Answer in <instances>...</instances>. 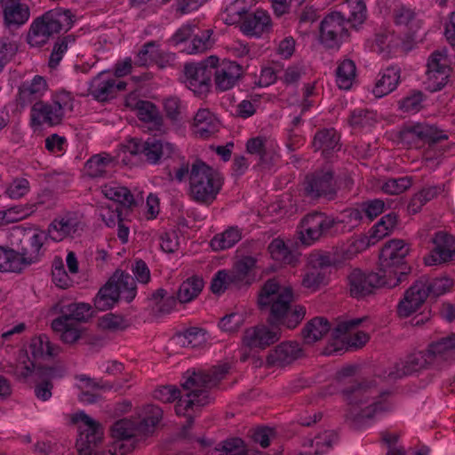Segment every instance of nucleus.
Masks as SVG:
<instances>
[{"label": "nucleus", "mask_w": 455, "mask_h": 455, "mask_svg": "<svg viewBox=\"0 0 455 455\" xmlns=\"http://www.w3.org/2000/svg\"><path fill=\"white\" fill-rule=\"evenodd\" d=\"M73 109V98L69 92L56 93L51 102L36 101L31 108V123L34 125L53 126L61 123L64 112Z\"/></svg>", "instance_id": "9"}, {"label": "nucleus", "mask_w": 455, "mask_h": 455, "mask_svg": "<svg viewBox=\"0 0 455 455\" xmlns=\"http://www.w3.org/2000/svg\"><path fill=\"white\" fill-rule=\"evenodd\" d=\"M156 43L150 41L142 45L140 50L138 52L134 63L140 67L148 66L153 63L155 57L156 56Z\"/></svg>", "instance_id": "56"}, {"label": "nucleus", "mask_w": 455, "mask_h": 455, "mask_svg": "<svg viewBox=\"0 0 455 455\" xmlns=\"http://www.w3.org/2000/svg\"><path fill=\"white\" fill-rule=\"evenodd\" d=\"M375 122V114L365 109L354 110L349 119L353 127H369L373 125Z\"/></svg>", "instance_id": "58"}, {"label": "nucleus", "mask_w": 455, "mask_h": 455, "mask_svg": "<svg viewBox=\"0 0 455 455\" xmlns=\"http://www.w3.org/2000/svg\"><path fill=\"white\" fill-rule=\"evenodd\" d=\"M331 331L327 319L317 316L311 319L302 330V336L306 344H314L322 339Z\"/></svg>", "instance_id": "36"}, {"label": "nucleus", "mask_w": 455, "mask_h": 455, "mask_svg": "<svg viewBox=\"0 0 455 455\" xmlns=\"http://www.w3.org/2000/svg\"><path fill=\"white\" fill-rule=\"evenodd\" d=\"M443 190L442 186H430L423 188L419 192L416 193L408 204V211L411 213H417L423 205L436 197Z\"/></svg>", "instance_id": "46"}, {"label": "nucleus", "mask_w": 455, "mask_h": 455, "mask_svg": "<svg viewBox=\"0 0 455 455\" xmlns=\"http://www.w3.org/2000/svg\"><path fill=\"white\" fill-rule=\"evenodd\" d=\"M137 116L148 124H150L156 130L163 125V117L156 106L148 100H140L136 104Z\"/></svg>", "instance_id": "41"}, {"label": "nucleus", "mask_w": 455, "mask_h": 455, "mask_svg": "<svg viewBox=\"0 0 455 455\" xmlns=\"http://www.w3.org/2000/svg\"><path fill=\"white\" fill-rule=\"evenodd\" d=\"M427 368H434V364L427 350L419 351L409 355L397 368L396 371H389L387 378L395 379L403 376L411 375Z\"/></svg>", "instance_id": "24"}, {"label": "nucleus", "mask_w": 455, "mask_h": 455, "mask_svg": "<svg viewBox=\"0 0 455 455\" xmlns=\"http://www.w3.org/2000/svg\"><path fill=\"white\" fill-rule=\"evenodd\" d=\"M292 298L290 287L280 285L275 279L267 280L259 293L258 304L262 310H269L270 325L246 329L243 344L250 348L264 349L280 339V325L294 329L304 318L306 308L302 306L291 308Z\"/></svg>", "instance_id": "1"}, {"label": "nucleus", "mask_w": 455, "mask_h": 455, "mask_svg": "<svg viewBox=\"0 0 455 455\" xmlns=\"http://www.w3.org/2000/svg\"><path fill=\"white\" fill-rule=\"evenodd\" d=\"M427 69L443 71L444 73L450 74L451 68L449 66L446 51L434 52L428 59Z\"/></svg>", "instance_id": "59"}, {"label": "nucleus", "mask_w": 455, "mask_h": 455, "mask_svg": "<svg viewBox=\"0 0 455 455\" xmlns=\"http://www.w3.org/2000/svg\"><path fill=\"white\" fill-rule=\"evenodd\" d=\"M356 76V68L353 60L345 59L336 68V83L339 88L348 90L351 88Z\"/></svg>", "instance_id": "42"}, {"label": "nucleus", "mask_w": 455, "mask_h": 455, "mask_svg": "<svg viewBox=\"0 0 455 455\" xmlns=\"http://www.w3.org/2000/svg\"><path fill=\"white\" fill-rule=\"evenodd\" d=\"M271 26V18L269 14L261 9L256 10L254 12L246 14L243 22L240 24L241 31L247 36H259L267 31Z\"/></svg>", "instance_id": "28"}, {"label": "nucleus", "mask_w": 455, "mask_h": 455, "mask_svg": "<svg viewBox=\"0 0 455 455\" xmlns=\"http://www.w3.org/2000/svg\"><path fill=\"white\" fill-rule=\"evenodd\" d=\"M268 251L272 258L277 261L283 263H291L292 261V255L290 250L281 239H274L268 245Z\"/></svg>", "instance_id": "55"}, {"label": "nucleus", "mask_w": 455, "mask_h": 455, "mask_svg": "<svg viewBox=\"0 0 455 455\" xmlns=\"http://www.w3.org/2000/svg\"><path fill=\"white\" fill-rule=\"evenodd\" d=\"M256 259L251 256H246L237 261L230 274L231 283L234 288L240 289L244 286L250 285L254 277L251 275V270L255 267Z\"/></svg>", "instance_id": "30"}, {"label": "nucleus", "mask_w": 455, "mask_h": 455, "mask_svg": "<svg viewBox=\"0 0 455 455\" xmlns=\"http://www.w3.org/2000/svg\"><path fill=\"white\" fill-rule=\"evenodd\" d=\"M343 8L346 10V20L349 28L357 29L366 20V5L363 0H347Z\"/></svg>", "instance_id": "39"}, {"label": "nucleus", "mask_w": 455, "mask_h": 455, "mask_svg": "<svg viewBox=\"0 0 455 455\" xmlns=\"http://www.w3.org/2000/svg\"><path fill=\"white\" fill-rule=\"evenodd\" d=\"M136 296L134 278L123 271L116 270L108 282L99 291L94 299V306L100 311L112 307L119 299L127 302Z\"/></svg>", "instance_id": "8"}, {"label": "nucleus", "mask_w": 455, "mask_h": 455, "mask_svg": "<svg viewBox=\"0 0 455 455\" xmlns=\"http://www.w3.org/2000/svg\"><path fill=\"white\" fill-rule=\"evenodd\" d=\"M164 110L167 118L172 122L182 119L184 107L181 100L176 96H169L163 101Z\"/></svg>", "instance_id": "53"}, {"label": "nucleus", "mask_w": 455, "mask_h": 455, "mask_svg": "<svg viewBox=\"0 0 455 455\" xmlns=\"http://www.w3.org/2000/svg\"><path fill=\"white\" fill-rule=\"evenodd\" d=\"M305 192L314 199L333 200L337 195V185L332 171L325 169L307 176Z\"/></svg>", "instance_id": "17"}, {"label": "nucleus", "mask_w": 455, "mask_h": 455, "mask_svg": "<svg viewBox=\"0 0 455 455\" xmlns=\"http://www.w3.org/2000/svg\"><path fill=\"white\" fill-rule=\"evenodd\" d=\"M390 232L381 223L375 224L371 229L370 239L366 243L365 238L355 239L351 242L347 248L349 257L356 254L358 251L364 250L370 243H375L377 241L387 236Z\"/></svg>", "instance_id": "43"}, {"label": "nucleus", "mask_w": 455, "mask_h": 455, "mask_svg": "<svg viewBox=\"0 0 455 455\" xmlns=\"http://www.w3.org/2000/svg\"><path fill=\"white\" fill-rule=\"evenodd\" d=\"M46 80L41 76H36L28 84H24L19 91L18 101L22 108L41 98L47 91Z\"/></svg>", "instance_id": "32"}, {"label": "nucleus", "mask_w": 455, "mask_h": 455, "mask_svg": "<svg viewBox=\"0 0 455 455\" xmlns=\"http://www.w3.org/2000/svg\"><path fill=\"white\" fill-rule=\"evenodd\" d=\"M91 307L85 303H72L64 307L60 316H66L68 322L78 323L90 316Z\"/></svg>", "instance_id": "50"}, {"label": "nucleus", "mask_w": 455, "mask_h": 455, "mask_svg": "<svg viewBox=\"0 0 455 455\" xmlns=\"http://www.w3.org/2000/svg\"><path fill=\"white\" fill-rule=\"evenodd\" d=\"M450 240V236L444 232H437L433 238L435 248L431 254L425 258V263L432 266L454 260L455 250L449 247Z\"/></svg>", "instance_id": "27"}, {"label": "nucleus", "mask_w": 455, "mask_h": 455, "mask_svg": "<svg viewBox=\"0 0 455 455\" xmlns=\"http://www.w3.org/2000/svg\"><path fill=\"white\" fill-rule=\"evenodd\" d=\"M72 421L77 425L76 448L79 455H96L95 448L103 438L101 425L84 411L73 415Z\"/></svg>", "instance_id": "11"}, {"label": "nucleus", "mask_w": 455, "mask_h": 455, "mask_svg": "<svg viewBox=\"0 0 455 455\" xmlns=\"http://www.w3.org/2000/svg\"><path fill=\"white\" fill-rule=\"evenodd\" d=\"M243 323V317L237 313H231L223 316L219 322V327L227 332H235L239 330Z\"/></svg>", "instance_id": "64"}, {"label": "nucleus", "mask_w": 455, "mask_h": 455, "mask_svg": "<svg viewBox=\"0 0 455 455\" xmlns=\"http://www.w3.org/2000/svg\"><path fill=\"white\" fill-rule=\"evenodd\" d=\"M400 80V69L395 67L386 68L380 78L377 80L372 92L377 98H381L392 92Z\"/></svg>", "instance_id": "37"}, {"label": "nucleus", "mask_w": 455, "mask_h": 455, "mask_svg": "<svg viewBox=\"0 0 455 455\" xmlns=\"http://www.w3.org/2000/svg\"><path fill=\"white\" fill-rule=\"evenodd\" d=\"M81 216L77 212H69L56 218L48 228L49 237L56 242L75 234L81 226Z\"/></svg>", "instance_id": "21"}, {"label": "nucleus", "mask_w": 455, "mask_h": 455, "mask_svg": "<svg viewBox=\"0 0 455 455\" xmlns=\"http://www.w3.org/2000/svg\"><path fill=\"white\" fill-rule=\"evenodd\" d=\"M30 349L36 358L52 357L58 355L60 352V347L53 344L45 334L33 338L30 343Z\"/></svg>", "instance_id": "40"}, {"label": "nucleus", "mask_w": 455, "mask_h": 455, "mask_svg": "<svg viewBox=\"0 0 455 455\" xmlns=\"http://www.w3.org/2000/svg\"><path fill=\"white\" fill-rule=\"evenodd\" d=\"M315 150L322 151L324 157H330L334 152L340 149L339 135L333 128L318 131L313 140Z\"/></svg>", "instance_id": "31"}, {"label": "nucleus", "mask_w": 455, "mask_h": 455, "mask_svg": "<svg viewBox=\"0 0 455 455\" xmlns=\"http://www.w3.org/2000/svg\"><path fill=\"white\" fill-rule=\"evenodd\" d=\"M114 166V157L106 152H102L87 160L84 169L90 177L99 178L107 176Z\"/></svg>", "instance_id": "34"}, {"label": "nucleus", "mask_w": 455, "mask_h": 455, "mask_svg": "<svg viewBox=\"0 0 455 455\" xmlns=\"http://www.w3.org/2000/svg\"><path fill=\"white\" fill-rule=\"evenodd\" d=\"M218 58L209 57L204 62L188 63L184 67L187 87L198 96L206 95L212 86V66Z\"/></svg>", "instance_id": "13"}, {"label": "nucleus", "mask_w": 455, "mask_h": 455, "mask_svg": "<svg viewBox=\"0 0 455 455\" xmlns=\"http://www.w3.org/2000/svg\"><path fill=\"white\" fill-rule=\"evenodd\" d=\"M223 181L217 170L202 161H196L190 169L189 196L196 203L209 205L221 190Z\"/></svg>", "instance_id": "4"}, {"label": "nucleus", "mask_w": 455, "mask_h": 455, "mask_svg": "<svg viewBox=\"0 0 455 455\" xmlns=\"http://www.w3.org/2000/svg\"><path fill=\"white\" fill-rule=\"evenodd\" d=\"M173 144L156 138H148L145 141H134L131 149L132 154L142 155L146 161L152 164L172 156L174 152Z\"/></svg>", "instance_id": "18"}, {"label": "nucleus", "mask_w": 455, "mask_h": 455, "mask_svg": "<svg viewBox=\"0 0 455 455\" xmlns=\"http://www.w3.org/2000/svg\"><path fill=\"white\" fill-rule=\"evenodd\" d=\"M419 281L427 287L426 293L427 296L435 297L444 294L449 291L453 285V280L448 276H441L436 278H428L422 276Z\"/></svg>", "instance_id": "49"}, {"label": "nucleus", "mask_w": 455, "mask_h": 455, "mask_svg": "<svg viewBox=\"0 0 455 455\" xmlns=\"http://www.w3.org/2000/svg\"><path fill=\"white\" fill-rule=\"evenodd\" d=\"M105 197L116 201L124 206L131 207L134 204L133 196L130 190L116 183L106 184L101 187Z\"/></svg>", "instance_id": "45"}, {"label": "nucleus", "mask_w": 455, "mask_h": 455, "mask_svg": "<svg viewBox=\"0 0 455 455\" xmlns=\"http://www.w3.org/2000/svg\"><path fill=\"white\" fill-rule=\"evenodd\" d=\"M410 247L403 240L394 239L383 246L379 254V270L387 278L401 277V283L406 274L402 267Z\"/></svg>", "instance_id": "10"}, {"label": "nucleus", "mask_w": 455, "mask_h": 455, "mask_svg": "<svg viewBox=\"0 0 455 455\" xmlns=\"http://www.w3.org/2000/svg\"><path fill=\"white\" fill-rule=\"evenodd\" d=\"M401 283V277L387 278L379 269L377 273H363L354 269L348 275L349 291L352 297L361 298L371 294L379 287L394 288Z\"/></svg>", "instance_id": "12"}, {"label": "nucleus", "mask_w": 455, "mask_h": 455, "mask_svg": "<svg viewBox=\"0 0 455 455\" xmlns=\"http://www.w3.org/2000/svg\"><path fill=\"white\" fill-rule=\"evenodd\" d=\"M179 338L181 339L183 346L191 347H200L207 341L205 330L199 327H190L187 329Z\"/></svg>", "instance_id": "52"}, {"label": "nucleus", "mask_w": 455, "mask_h": 455, "mask_svg": "<svg viewBox=\"0 0 455 455\" xmlns=\"http://www.w3.org/2000/svg\"><path fill=\"white\" fill-rule=\"evenodd\" d=\"M355 366H347L339 372V379L347 385L343 394L348 403L347 417L357 427H362L366 420L389 411L391 403L388 402V393L379 391L374 381L347 380L355 371Z\"/></svg>", "instance_id": "3"}, {"label": "nucleus", "mask_w": 455, "mask_h": 455, "mask_svg": "<svg viewBox=\"0 0 455 455\" xmlns=\"http://www.w3.org/2000/svg\"><path fill=\"white\" fill-rule=\"evenodd\" d=\"M427 350L434 368H440L443 363L455 359V333L432 342Z\"/></svg>", "instance_id": "25"}, {"label": "nucleus", "mask_w": 455, "mask_h": 455, "mask_svg": "<svg viewBox=\"0 0 455 455\" xmlns=\"http://www.w3.org/2000/svg\"><path fill=\"white\" fill-rule=\"evenodd\" d=\"M349 28L343 12H331L320 23V41L327 48H339L348 36Z\"/></svg>", "instance_id": "15"}, {"label": "nucleus", "mask_w": 455, "mask_h": 455, "mask_svg": "<svg viewBox=\"0 0 455 455\" xmlns=\"http://www.w3.org/2000/svg\"><path fill=\"white\" fill-rule=\"evenodd\" d=\"M246 150L258 156L260 162H264L273 150V142L265 136L251 138L246 142Z\"/></svg>", "instance_id": "47"}, {"label": "nucleus", "mask_w": 455, "mask_h": 455, "mask_svg": "<svg viewBox=\"0 0 455 455\" xmlns=\"http://www.w3.org/2000/svg\"><path fill=\"white\" fill-rule=\"evenodd\" d=\"M422 101V92H412L398 102L399 108L405 113H416L421 109Z\"/></svg>", "instance_id": "57"}, {"label": "nucleus", "mask_w": 455, "mask_h": 455, "mask_svg": "<svg viewBox=\"0 0 455 455\" xmlns=\"http://www.w3.org/2000/svg\"><path fill=\"white\" fill-rule=\"evenodd\" d=\"M228 371V365L213 368L208 372H187L188 377L181 384V389L173 386H164L154 391V398L163 403H172L179 398L175 411L178 415L188 416L192 422L190 411H195L210 402L208 390L215 387Z\"/></svg>", "instance_id": "2"}, {"label": "nucleus", "mask_w": 455, "mask_h": 455, "mask_svg": "<svg viewBox=\"0 0 455 455\" xmlns=\"http://www.w3.org/2000/svg\"><path fill=\"white\" fill-rule=\"evenodd\" d=\"M11 243L15 246L14 260L18 262V272L40 260L44 254V232L35 228H14L10 235Z\"/></svg>", "instance_id": "5"}, {"label": "nucleus", "mask_w": 455, "mask_h": 455, "mask_svg": "<svg viewBox=\"0 0 455 455\" xmlns=\"http://www.w3.org/2000/svg\"><path fill=\"white\" fill-rule=\"evenodd\" d=\"M242 233L237 228H229L221 234L216 235L211 241V246L215 251L228 249L238 243Z\"/></svg>", "instance_id": "48"}, {"label": "nucleus", "mask_w": 455, "mask_h": 455, "mask_svg": "<svg viewBox=\"0 0 455 455\" xmlns=\"http://www.w3.org/2000/svg\"><path fill=\"white\" fill-rule=\"evenodd\" d=\"M427 287L417 280L405 292L397 305V313L401 317H408L418 311L427 299Z\"/></svg>", "instance_id": "20"}, {"label": "nucleus", "mask_w": 455, "mask_h": 455, "mask_svg": "<svg viewBox=\"0 0 455 455\" xmlns=\"http://www.w3.org/2000/svg\"><path fill=\"white\" fill-rule=\"evenodd\" d=\"M253 3L254 0H234L225 8L222 20L228 25L241 24Z\"/></svg>", "instance_id": "35"}, {"label": "nucleus", "mask_w": 455, "mask_h": 455, "mask_svg": "<svg viewBox=\"0 0 455 455\" xmlns=\"http://www.w3.org/2000/svg\"><path fill=\"white\" fill-rule=\"evenodd\" d=\"M400 139L409 147L419 148L422 144H435L448 140V135L435 125L417 123L404 125L400 131Z\"/></svg>", "instance_id": "16"}, {"label": "nucleus", "mask_w": 455, "mask_h": 455, "mask_svg": "<svg viewBox=\"0 0 455 455\" xmlns=\"http://www.w3.org/2000/svg\"><path fill=\"white\" fill-rule=\"evenodd\" d=\"M219 120L208 109H199L194 117V132L207 139L218 132Z\"/></svg>", "instance_id": "33"}, {"label": "nucleus", "mask_w": 455, "mask_h": 455, "mask_svg": "<svg viewBox=\"0 0 455 455\" xmlns=\"http://www.w3.org/2000/svg\"><path fill=\"white\" fill-rule=\"evenodd\" d=\"M52 330L60 335V339L67 344L76 342L81 335L78 323L68 322L66 316H60L52 322Z\"/></svg>", "instance_id": "38"}, {"label": "nucleus", "mask_w": 455, "mask_h": 455, "mask_svg": "<svg viewBox=\"0 0 455 455\" xmlns=\"http://www.w3.org/2000/svg\"><path fill=\"white\" fill-rule=\"evenodd\" d=\"M89 94L98 101H106L116 92V79L107 72L96 76L89 84Z\"/></svg>", "instance_id": "29"}, {"label": "nucleus", "mask_w": 455, "mask_h": 455, "mask_svg": "<svg viewBox=\"0 0 455 455\" xmlns=\"http://www.w3.org/2000/svg\"><path fill=\"white\" fill-rule=\"evenodd\" d=\"M204 288V281L197 276L185 280L179 288L177 297L180 302L188 303L196 299Z\"/></svg>", "instance_id": "44"}, {"label": "nucleus", "mask_w": 455, "mask_h": 455, "mask_svg": "<svg viewBox=\"0 0 455 455\" xmlns=\"http://www.w3.org/2000/svg\"><path fill=\"white\" fill-rule=\"evenodd\" d=\"M304 350L297 341H284L277 345L267 355L270 365L286 366L304 356Z\"/></svg>", "instance_id": "23"}, {"label": "nucleus", "mask_w": 455, "mask_h": 455, "mask_svg": "<svg viewBox=\"0 0 455 455\" xmlns=\"http://www.w3.org/2000/svg\"><path fill=\"white\" fill-rule=\"evenodd\" d=\"M8 372L12 373L20 381H28L29 378L34 377L36 380L52 376L55 371L49 367L36 368L34 363L27 356L21 355L19 363L12 367Z\"/></svg>", "instance_id": "26"}, {"label": "nucleus", "mask_w": 455, "mask_h": 455, "mask_svg": "<svg viewBox=\"0 0 455 455\" xmlns=\"http://www.w3.org/2000/svg\"><path fill=\"white\" fill-rule=\"evenodd\" d=\"M73 23L74 15L70 10H50L33 21L28 35V43L31 46L40 47L54 34L69 30Z\"/></svg>", "instance_id": "6"}, {"label": "nucleus", "mask_w": 455, "mask_h": 455, "mask_svg": "<svg viewBox=\"0 0 455 455\" xmlns=\"http://www.w3.org/2000/svg\"><path fill=\"white\" fill-rule=\"evenodd\" d=\"M427 76L428 89L431 92H437L446 85L450 74L443 71L427 69Z\"/></svg>", "instance_id": "61"}, {"label": "nucleus", "mask_w": 455, "mask_h": 455, "mask_svg": "<svg viewBox=\"0 0 455 455\" xmlns=\"http://www.w3.org/2000/svg\"><path fill=\"white\" fill-rule=\"evenodd\" d=\"M4 24L9 29L19 28L29 20L30 10L21 0H0Z\"/></svg>", "instance_id": "22"}, {"label": "nucleus", "mask_w": 455, "mask_h": 455, "mask_svg": "<svg viewBox=\"0 0 455 455\" xmlns=\"http://www.w3.org/2000/svg\"><path fill=\"white\" fill-rule=\"evenodd\" d=\"M259 105V99L253 97L240 101L235 108V115L243 119L252 116Z\"/></svg>", "instance_id": "62"}, {"label": "nucleus", "mask_w": 455, "mask_h": 455, "mask_svg": "<svg viewBox=\"0 0 455 455\" xmlns=\"http://www.w3.org/2000/svg\"><path fill=\"white\" fill-rule=\"evenodd\" d=\"M335 224V220L323 212L308 213L301 220L299 239L303 244L312 245L328 235Z\"/></svg>", "instance_id": "14"}, {"label": "nucleus", "mask_w": 455, "mask_h": 455, "mask_svg": "<svg viewBox=\"0 0 455 455\" xmlns=\"http://www.w3.org/2000/svg\"><path fill=\"white\" fill-rule=\"evenodd\" d=\"M130 324L128 319L119 315L107 314L100 319V326L111 331L125 330Z\"/></svg>", "instance_id": "54"}, {"label": "nucleus", "mask_w": 455, "mask_h": 455, "mask_svg": "<svg viewBox=\"0 0 455 455\" xmlns=\"http://www.w3.org/2000/svg\"><path fill=\"white\" fill-rule=\"evenodd\" d=\"M163 416V411L156 405H147L144 408L143 418L138 421L123 419L116 421L112 427L113 436L117 438L116 445L119 448L121 455L125 454L129 449L124 450V442L139 435H148L154 431Z\"/></svg>", "instance_id": "7"}, {"label": "nucleus", "mask_w": 455, "mask_h": 455, "mask_svg": "<svg viewBox=\"0 0 455 455\" xmlns=\"http://www.w3.org/2000/svg\"><path fill=\"white\" fill-rule=\"evenodd\" d=\"M229 275L230 274L227 270H220L216 273L211 285L213 293L220 294L227 289L234 287Z\"/></svg>", "instance_id": "63"}, {"label": "nucleus", "mask_w": 455, "mask_h": 455, "mask_svg": "<svg viewBox=\"0 0 455 455\" xmlns=\"http://www.w3.org/2000/svg\"><path fill=\"white\" fill-rule=\"evenodd\" d=\"M412 186V178L404 176L400 178L388 179L383 182L381 189L388 195H400Z\"/></svg>", "instance_id": "51"}, {"label": "nucleus", "mask_w": 455, "mask_h": 455, "mask_svg": "<svg viewBox=\"0 0 455 455\" xmlns=\"http://www.w3.org/2000/svg\"><path fill=\"white\" fill-rule=\"evenodd\" d=\"M214 85L217 91L226 92L234 88L242 76V67L235 61L222 60L212 66Z\"/></svg>", "instance_id": "19"}, {"label": "nucleus", "mask_w": 455, "mask_h": 455, "mask_svg": "<svg viewBox=\"0 0 455 455\" xmlns=\"http://www.w3.org/2000/svg\"><path fill=\"white\" fill-rule=\"evenodd\" d=\"M29 188V182L27 179H15L8 185L5 193L12 199H20L28 193Z\"/></svg>", "instance_id": "60"}]
</instances>
